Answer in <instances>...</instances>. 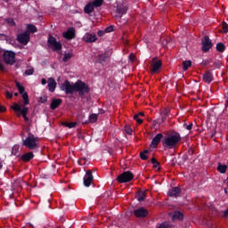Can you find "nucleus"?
<instances>
[{
    "label": "nucleus",
    "instance_id": "nucleus-43",
    "mask_svg": "<svg viewBox=\"0 0 228 228\" xmlns=\"http://www.w3.org/2000/svg\"><path fill=\"white\" fill-rule=\"evenodd\" d=\"M213 67H214L215 69H220V67H222V63L220 62V61H215V62L213 63Z\"/></svg>",
    "mask_w": 228,
    "mask_h": 228
},
{
    "label": "nucleus",
    "instance_id": "nucleus-21",
    "mask_svg": "<svg viewBox=\"0 0 228 228\" xmlns=\"http://www.w3.org/2000/svg\"><path fill=\"white\" fill-rule=\"evenodd\" d=\"M117 13L118 17H119V19H122V15H126L127 13V6L118 5L117 7Z\"/></svg>",
    "mask_w": 228,
    "mask_h": 228
},
{
    "label": "nucleus",
    "instance_id": "nucleus-58",
    "mask_svg": "<svg viewBox=\"0 0 228 228\" xmlns=\"http://www.w3.org/2000/svg\"><path fill=\"white\" fill-rule=\"evenodd\" d=\"M159 166V164H153V168H158Z\"/></svg>",
    "mask_w": 228,
    "mask_h": 228
},
{
    "label": "nucleus",
    "instance_id": "nucleus-5",
    "mask_svg": "<svg viewBox=\"0 0 228 228\" xmlns=\"http://www.w3.org/2000/svg\"><path fill=\"white\" fill-rule=\"evenodd\" d=\"M61 92H64L66 95H72L74 94V84L70 83L69 80H65L60 86Z\"/></svg>",
    "mask_w": 228,
    "mask_h": 228
},
{
    "label": "nucleus",
    "instance_id": "nucleus-35",
    "mask_svg": "<svg viewBox=\"0 0 228 228\" xmlns=\"http://www.w3.org/2000/svg\"><path fill=\"white\" fill-rule=\"evenodd\" d=\"M66 127H69V129H72L76 126H77V122H66L65 123Z\"/></svg>",
    "mask_w": 228,
    "mask_h": 228
},
{
    "label": "nucleus",
    "instance_id": "nucleus-18",
    "mask_svg": "<svg viewBox=\"0 0 228 228\" xmlns=\"http://www.w3.org/2000/svg\"><path fill=\"white\" fill-rule=\"evenodd\" d=\"M162 139H163V134H158L157 135H155V137L151 141V147H152L153 149H156V147L159 145V142H161Z\"/></svg>",
    "mask_w": 228,
    "mask_h": 228
},
{
    "label": "nucleus",
    "instance_id": "nucleus-54",
    "mask_svg": "<svg viewBox=\"0 0 228 228\" xmlns=\"http://www.w3.org/2000/svg\"><path fill=\"white\" fill-rule=\"evenodd\" d=\"M209 63H211V61H205L203 62V65H204L205 67H208V65H209Z\"/></svg>",
    "mask_w": 228,
    "mask_h": 228
},
{
    "label": "nucleus",
    "instance_id": "nucleus-32",
    "mask_svg": "<svg viewBox=\"0 0 228 228\" xmlns=\"http://www.w3.org/2000/svg\"><path fill=\"white\" fill-rule=\"evenodd\" d=\"M93 3L94 8H100V6H102V3H104V0H94Z\"/></svg>",
    "mask_w": 228,
    "mask_h": 228
},
{
    "label": "nucleus",
    "instance_id": "nucleus-40",
    "mask_svg": "<svg viewBox=\"0 0 228 228\" xmlns=\"http://www.w3.org/2000/svg\"><path fill=\"white\" fill-rule=\"evenodd\" d=\"M125 132L126 134H133V129L127 125L125 126Z\"/></svg>",
    "mask_w": 228,
    "mask_h": 228
},
{
    "label": "nucleus",
    "instance_id": "nucleus-60",
    "mask_svg": "<svg viewBox=\"0 0 228 228\" xmlns=\"http://www.w3.org/2000/svg\"><path fill=\"white\" fill-rule=\"evenodd\" d=\"M170 113V110H166L165 115L166 117Z\"/></svg>",
    "mask_w": 228,
    "mask_h": 228
},
{
    "label": "nucleus",
    "instance_id": "nucleus-41",
    "mask_svg": "<svg viewBox=\"0 0 228 228\" xmlns=\"http://www.w3.org/2000/svg\"><path fill=\"white\" fill-rule=\"evenodd\" d=\"M139 117L138 114H135L134 116V120H135L137 124H143V119H141Z\"/></svg>",
    "mask_w": 228,
    "mask_h": 228
},
{
    "label": "nucleus",
    "instance_id": "nucleus-49",
    "mask_svg": "<svg viewBox=\"0 0 228 228\" xmlns=\"http://www.w3.org/2000/svg\"><path fill=\"white\" fill-rule=\"evenodd\" d=\"M104 33H106L105 30H98L97 35L98 37H104Z\"/></svg>",
    "mask_w": 228,
    "mask_h": 228
},
{
    "label": "nucleus",
    "instance_id": "nucleus-31",
    "mask_svg": "<svg viewBox=\"0 0 228 228\" xmlns=\"http://www.w3.org/2000/svg\"><path fill=\"white\" fill-rule=\"evenodd\" d=\"M147 154H149V151L145 150L142 152L140 153V158L141 159H142L143 161H146V159H149V156H147Z\"/></svg>",
    "mask_w": 228,
    "mask_h": 228
},
{
    "label": "nucleus",
    "instance_id": "nucleus-52",
    "mask_svg": "<svg viewBox=\"0 0 228 228\" xmlns=\"http://www.w3.org/2000/svg\"><path fill=\"white\" fill-rule=\"evenodd\" d=\"M0 37H1L2 38H4V40H6V42H8V37H7L6 35H4V34H0Z\"/></svg>",
    "mask_w": 228,
    "mask_h": 228
},
{
    "label": "nucleus",
    "instance_id": "nucleus-17",
    "mask_svg": "<svg viewBox=\"0 0 228 228\" xmlns=\"http://www.w3.org/2000/svg\"><path fill=\"white\" fill-rule=\"evenodd\" d=\"M162 66H163V63L161 62V61H157L152 64V67L151 69V73L158 74V72H159V70L161 69Z\"/></svg>",
    "mask_w": 228,
    "mask_h": 228
},
{
    "label": "nucleus",
    "instance_id": "nucleus-23",
    "mask_svg": "<svg viewBox=\"0 0 228 228\" xmlns=\"http://www.w3.org/2000/svg\"><path fill=\"white\" fill-rule=\"evenodd\" d=\"M57 83L56 80H54V78L50 77L48 78V90L49 92H51L53 94V92H54L56 90V86H57Z\"/></svg>",
    "mask_w": 228,
    "mask_h": 228
},
{
    "label": "nucleus",
    "instance_id": "nucleus-63",
    "mask_svg": "<svg viewBox=\"0 0 228 228\" xmlns=\"http://www.w3.org/2000/svg\"><path fill=\"white\" fill-rule=\"evenodd\" d=\"M0 168H3V165L1 164V162H0Z\"/></svg>",
    "mask_w": 228,
    "mask_h": 228
},
{
    "label": "nucleus",
    "instance_id": "nucleus-34",
    "mask_svg": "<svg viewBox=\"0 0 228 228\" xmlns=\"http://www.w3.org/2000/svg\"><path fill=\"white\" fill-rule=\"evenodd\" d=\"M74 56V54L69 53H65L63 58H62V61L67 62L69 61V60H70V58H72Z\"/></svg>",
    "mask_w": 228,
    "mask_h": 228
},
{
    "label": "nucleus",
    "instance_id": "nucleus-57",
    "mask_svg": "<svg viewBox=\"0 0 228 228\" xmlns=\"http://www.w3.org/2000/svg\"><path fill=\"white\" fill-rule=\"evenodd\" d=\"M24 120H25V122H27V124L29 123V118H28V117L24 118Z\"/></svg>",
    "mask_w": 228,
    "mask_h": 228
},
{
    "label": "nucleus",
    "instance_id": "nucleus-11",
    "mask_svg": "<svg viewBox=\"0 0 228 228\" xmlns=\"http://www.w3.org/2000/svg\"><path fill=\"white\" fill-rule=\"evenodd\" d=\"M4 60L7 65H13L15 63V53L5 51L4 53Z\"/></svg>",
    "mask_w": 228,
    "mask_h": 228
},
{
    "label": "nucleus",
    "instance_id": "nucleus-33",
    "mask_svg": "<svg viewBox=\"0 0 228 228\" xmlns=\"http://www.w3.org/2000/svg\"><path fill=\"white\" fill-rule=\"evenodd\" d=\"M183 70H184V72H186V70H188V69L190 68V67H191V61H183Z\"/></svg>",
    "mask_w": 228,
    "mask_h": 228
},
{
    "label": "nucleus",
    "instance_id": "nucleus-53",
    "mask_svg": "<svg viewBox=\"0 0 228 228\" xmlns=\"http://www.w3.org/2000/svg\"><path fill=\"white\" fill-rule=\"evenodd\" d=\"M0 70L2 72H4V70H5L4 65H3V63H1V62H0Z\"/></svg>",
    "mask_w": 228,
    "mask_h": 228
},
{
    "label": "nucleus",
    "instance_id": "nucleus-29",
    "mask_svg": "<svg viewBox=\"0 0 228 228\" xmlns=\"http://www.w3.org/2000/svg\"><path fill=\"white\" fill-rule=\"evenodd\" d=\"M216 49L218 53H224L225 51V45L224 43H217Z\"/></svg>",
    "mask_w": 228,
    "mask_h": 228
},
{
    "label": "nucleus",
    "instance_id": "nucleus-42",
    "mask_svg": "<svg viewBox=\"0 0 228 228\" xmlns=\"http://www.w3.org/2000/svg\"><path fill=\"white\" fill-rule=\"evenodd\" d=\"M114 28H115V26L110 25V26L107 27V28L104 29V31H105V33H111V32L113 31Z\"/></svg>",
    "mask_w": 228,
    "mask_h": 228
},
{
    "label": "nucleus",
    "instance_id": "nucleus-27",
    "mask_svg": "<svg viewBox=\"0 0 228 228\" xmlns=\"http://www.w3.org/2000/svg\"><path fill=\"white\" fill-rule=\"evenodd\" d=\"M173 220H184V215L181 211H176L173 215Z\"/></svg>",
    "mask_w": 228,
    "mask_h": 228
},
{
    "label": "nucleus",
    "instance_id": "nucleus-7",
    "mask_svg": "<svg viewBox=\"0 0 228 228\" xmlns=\"http://www.w3.org/2000/svg\"><path fill=\"white\" fill-rule=\"evenodd\" d=\"M201 45V51L203 53H209V50L213 47V41L209 39V36L203 37Z\"/></svg>",
    "mask_w": 228,
    "mask_h": 228
},
{
    "label": "nucleus",
    "instance_id": "nucleus-6",
    "mask_svg": "<svg viewBox=\"0 0 228 228\" xmlns=\"http://www.w3.org/2000/svg\"><path fill=\"white\" fill-rule=\"evenodd\" d=\"M48 47L53 49V51H61V43L56 40V37L50 36L47 39Z\"/></svg>",
    "mask_w": 228,
    "mask_h": 228
},
{
    "label": "nucleus",
    "instance_id": "nucleus-4",
    "mask_svg": "<svg viewBox=\"0 0 228 228\" xmlns=\"http://www.w3.org/2000/svg\"><path fill=\"white\" fill-rule=\"evenodd\" d=\"M133 179H134V175L131 171H125L117 177L118 183H130Z\"/></svg>",
    "mask_w": 228,
    "mask_h": 228
},
{
    "label": "nucleus",
    "instance_id": "nucleus-19",
    "mask_svg": "<svg viewBox=\"0 0 228 228\" xmlns=\"http://www.w3.org/2000/svg\"><path fill=\"white\" fill-rule=\"evenodd\" d=\"M61 102H63V100L60 98H53L50 104L51 110H56V108L61 106Z\"/></svg>",
    "mask_w": 228,
    "mask_h": 228
},
{
    "label": "nucleus",
    "instance_id": "nucleus-24",
    "mask_svg": "<svg viewBox=\"0 0 228 228\" xmlns=\"http://www.w3.org/2000/svg\"><path fill=\"white\" fill-rule=\"evenodd\" d=\"M181 193V188L179 187H173L168 191V197H179V194Z\"/></svg>",
    "mask_w": 228,
    "mask_h": 228
},
{
    "label": "nucleus",
    "instance_id": "nucleus-37",
    "mask_svg": "<svg viewBox=\"0 0 228 228\" xmlns=\"http://www.w3.org/2000/svg\"><path fill=\"white\" fill-rule=\"evenodd\" d=\"M89 120L92 124H94V122H97V114H91L89 116Z\"/></svg>",
    "mask_w": 228,
    "mask_h": 228
},
{
    "label": "nucleus",
    "instance_id": "nucleus-59",
    "mask_svg": "<svg viewBox=\"0 0 228 228\" xmlns=\"http://www.w3.org/2000/svg\"><path fill=\"white\" fill-rule=\"evenodd\" d=\"M138 117H143L145 114H143V112H140L139 114H137Z\"/></svg>",
    "mask_w": 228,
    "mask_h": 228
},
{
    "label": "nucleus",
    "instance_id": "nucleus-2",
    "mask_svg": "<svg viewBox=\"0 0 228 228\" xmlns=\"http://www.w3.org/2000/svg\"><path fill=\"white\" fill-rule=\"evenodd\" d=\"M39 140L38 137L29 133L28 137L25 140H22V145L29 151H35V149H38Z\"/></svg>",
    "mask_w": 228,
    "mask_h": 228
},
{
    "label": "nucleus",
    "instance_id": "nucleus-30",
    "mask_svg": "<svg viewBox=\"0 0 228 228\" xmlns=\"http://www.w3.org/2000/svg\"><path fill=\"white\" fill-rule=\"evenodd\" d=\"M217 170L220 172V174H225V172H227V166L219 163L217 166Z\"/></svg>",
    "mask_w": 228,
    "mask_h": 228
},
{
    "label": "nucleus",
    "instance_id": "nucleus-61",
    "mask_svg": "<svg viewBox=\"0 0 228 228\" xmlns=\"http://www.w3.org/2000/svg\"><path fill=\"white\" fill-rule=\"evenodd\" d=\"M15 97H19V93L14 94Z\"/></svg>",
    "mask_w": 228,
    "mask_h": 228
},
{
    "label": "nucleus",
    "instance_id": "nucleus-25",
    "mask_svg": "<svg viewBox=\"0 0 228 228\" xmlns=\"http://www.w3.org/2000/svg\"><path fill=\"white\" fill-rule=\"evenodd\" d=\"M135 198L137 199L138 202H143V200L147 199V194L145 191H140L135 194Z\"/></svg>",
    "mask_w": 228,
    "mask_h": 228
},
{
    "label": "nucleus",
    "instance_id": "nucleus-56",
    "mask_svg": "<svg viewBox=\"0 0 228 228\" xmlns=\"http://www.w3.org/2000/svg\"><path fill=\"white\" fill-rule=\"evenodd\" d=\"M224 216L227 217L228 216V208L224 212Z\"/></svg>",
    "mask_w": 228,
    "mask_h": 228
},
{
    "label": "nucleus",
    "instance_id": "nucleus-10",
    "mask_svg": "<svg viewBox=\"0 0 228 228\" xmlns=\"http://www.w3.org/2000/svg\"><path fill=\"white\" fill-rule=\"evenodd\" d=\"M12 109L13 110V111L20 113L23 118H28L29 108L26 107V105H24L23 108H21L20 105H19L18 103H14Z\"/></svg>",
    "mask_w": 228,
    "mask_h": 228
},
{
    "label": "nucleus",
    "instance_id": "nucleus-38",
    "mask_svg": "<svg viewBox=\"0 0 228 228\" xmlns=\"http://www.w3.org/2000/svg\"><path fill=\"white\" fill-rule=\"evenodd\" d=\"M34 73H35V69L33 68H30L25 70L26 76H33Z\"/></svg>",
    "mask_w": 228,
    "mask_h": 228
},
{
    "label": "nucleus",
    "instance_id": "nucleus-26",
    "mask_svg": "<svg viewBox=\"0 0 228 228\" xmlns=\"http://www.w3.org/2000/svg\"><path fill=\"white\" fill-rule=\"evenodd\" d=\"M95 6L93 4L92 2H89L85 7H84V12L85 13H87L88 15H90V13H92V12H94Z\"/></svg>",
    "mask_w": 228,
    "mask_h": 228
},
{
    "label": "nucleus",
    "instance_id": "nucleus-12",
    "mask_svg": "<svg viewBox=\"0 0 228 228\" xmlns=\"http://www.w3.org/2000/svg\"><path fill=\"white\" fill-rule=\"evenodd\" d=\"M93 183H94V175H92L91 170H87L84 176V186L88 188L90 184H92Z\"/></svg>",
    "mask_w": 228,
    "mask_h": 228
},
{
    "label": "nucleus",
    "instance_id": "nucleus-64",
    "mask_svg": "<svg viewBox=\"0 0 228 228\" xmlns=\"http://www.w3.org/2000/svg\"><path fill=\"white\" fill-rule=\"evenodd\" d=\"M8 1H10V0H4L5 3H8Z\"/></svg>",
    "mask_w": 228,
    "mask_h": 228
},
{
    "label": "nucleus",
    "instance_id": "nucleus-62",
    "mask_svg": "<svg viewBox=\"0 0 228 228\" xmlns=\"http://www.w3.org/2000/svg\"><path fill=\"white\" fill-rule=\"evenodd\" d=\"M224 192L228 193V189L227 188L224 189Z\"/></svg>",
    "mask_w": 228,
    "mask_h": 228
},
{
    "label": "nucleus",
    "instance_id": "nucleus-47",
    "mask_svg": "<svg viewBox=\"0 0 228 228\" xmlns=\"http://www.w3.org/2000/svg\"><path fill=\"white\" fill-rule=\"evenodd\" d=\"M5 97L7 99H12V97H13V94L10 93V92H6L5 93Z\"/></svg>",
    "mask_w": 228,
    "mask_h": 228
},
{
    "label": "nucleus",
    "instance_id": "nucleus-39",
    "mask_svg": "<svg viewBox=\"0 0 228 228\" xmlns=\"http://www.w3.org/2000/svg\"><path fill=\"white\" fill-rule=\"evenodd\" d=\"M183 127H185V129H187V131H191V127H193V123H190L188 125V123L184 122Z\"/></svg>",
    "mask_w": 228,
    "mask_h": 228
},
{
    "label": "nucleus",
    "instance_id": "nucleus-22",
    "mask_svg": "<svg viewBox=\"0 0 228 228\" xmlns=\"http://www.w3.org/2000/svg\"><path fill=\"white\" fill-rule=\"evenodd\" d=\"M34 158H35V154H33V152H31V151H28V152L21 155L20 159L24 163H28V162H29L30 159H33Z\"/></svg>",
    "mask_w": 228,
    "mask_h": 228
},
{
    "label": "nucleus",
    "instance_id": "nucleus-15",
    "mask_svg": "<svg viewBox=\"0 0 228 228\" xmlns=\"http://www.w3.org/2000/svg\"><path fill=\"white\" fill-rule=\"evenodd\" d=\"M62 37L66 40H72V38H76V30L74 28H69L66 32H63Z\"/></svg>",
    "mask_w": 228,
    "mask_h": 228
},
{
    "label": "nucleus",
    "instance_id": "nucleus-44",
    "mask_svg": "<svg viewBox=\"0 0 228 228\" xmlns=\"http://www.w3.org/2000/svg\"><path fill=\"white\" fill-rule=\"evenodd\" d=\"M6 22L9 24V26H15V21L12 18L7 19Z\"/></svg>",
    "mask_w": 228,
    "mask_h": 228
},
{
    "label": "nucleus",
    "instance_id": "nucleus-9",
    "mask_svg": "<svg viewBox=\"0 0 228 228\" xmlns=\"http://www.w3.org/2000/svg\"><path fill=\"white\" fill-rule=\"evenodd\" d=\"M16 86L20 95H22L24 106H28V104H29V95L28 94V93L25 92L26 88L24 87V86H20V83L19 82L16 83Z\"/></svg>",
    "mask_w": 228,
    "mask_h": 228
},
{
    "label": "nucleus",
    "instance_id": "nucleus-28",
    "mask_svg": "<svg viewBox=\"0 0 228 228\" xmlns=\"http://www.w3.org/2000/svg\"><path fill=\"white\" fill-rule=\"evenodd\" d=\"M27 31H28V33H37L38 31V28H37V26L33 24H28Z\"/></svg>",
    "mask_w": 228,
    "mask_h": 228
},
{
    "label": "nucleus",
    "instance_id": "nucleus-14",
    "mask_svg": "<svg viewBox=\"0 0 228 228\" xmlns=\"http://www.w3.org/2000/svg\"><path fill=\"white\" fill-rule=\"evenodd\" d=\"M84 42L86 44H94V42H97V35L90 32L86 33L84 36Z\"/></svg>",
    "mask_w": 228,
    "mask_h": 228
},
{
    "label": "nucleus",
    "instance_id": "nucleus-36",
    "mask_svg": "<svg viewBox=\"0 0 228 228\" xmlns=\"http://www.w3.org/2000/svg\"><path fill=\"white\" fill-rule=\"evenodd\" d=\"M157 228H172V224L167 222L160 224Z\"/></svg>",
    "mask_w": 228,
    "mask_h": 228
},
{
    "label": "nucleus",
    "instance_id": "nucleus-51",
    "mask_svg": "<svg viewBox=\"0 0 228 228\" xmlns=\"http://www.w3.org/2000/svg\"><path fill=\"white\" fill-rule=\"evenodd\" d=\"M151 164L152 165H159V162H158V160L155 158H152L151 159Z\"/></svg>",
    "mask_w": 228,
    "mask_h": 228
},
{
    "label": "nucleus",
    "instance_id": "nucleus-55",
    "mask_svg": "<svg viewBox=\"0 0 228 228\" xmlns=\"http://www.w3.org/2000/svg\"><path fill=\"white\" fill-rule=\"evenodd\" d=\"M41 85H47V80L45 78H42Z\"/></svg>",
    "mask_w": 228,
    "mask_h": 228
},
{
    "label": "nucleus",
    "instance_id": "nucleus-13",
    "mask_svg": "<svg viewBox=\"0 0 228 228\" xmlns=\"http://www.w3.org/2000/svg\"><path fill=\"white\" fill-rule=\"evenodd\" d=\"M134 216H136V218H145V216L149 215V211L143 207H142L134 210Z\"/></svg>",
    "mask_w": 228,
    "mask_h": 228
},
{
    "label": "nucleus",
    "instance_id": "nucleus-16",
    "mask_svg": "<svg viewBox=\"0 0 228 228\" xmlns=\"http://www.w3.org/2000/svg\"><path fill=\"white\" fill-rule=\"evenodd\" d=\"M110 58V52H105L104 53H100L97 55V62L101 65H104Z\"/></svg>",
    "mask_w": 228,
    "mask_h": 228
},
{
    "label": "nucleus",
    "instance_id": "nucleus-48",
    "mask_svg": "<svg viewBox=\"0 0 228 228\" xmlns=\"http://www.w3.org/2000/svg\"><path fill=\"white\" fill-rule=\"evenodd\" d=\"M129 60H131V61H134V60H136V55H134V53H131L129 55Z\"/></svg>",
    "mask_w": 228,
    "mask_h": 228
},
{
    "label": "nucleus",
    "instance_id": "nucleus-20",
    "mask_svg": "<svg viewBox=\"0 0 228 228\" xmlns=\"http://www.w3.org/2000/svg\"><path fill=\"white\" fill-rule=\"evenodd\" d=\"M203 81L204 83H207V85H209V83L213 81V73L211 72V70H207L203 74Z\"/></svg>",
    "mask_w": 228,
    "mask_h": 228
},
{
    "label": "nucleus",
    "instance_id": "nucleus-8",
    "mask_svg": "<svg viewBox=\"0 0 228 228\" xmlns=\"http://www.w3.org/2000/svg\"><path fill=\"white\" fill-rule=\"evenodd\" d=\"M30 39L31 36L29 34V31H25L17 36V40L19 44H21L22 45H28V44H29Z\"/></svg>",
    "mask_w": 228,
    "mask_h": 228
},
{
    "label": "nucleus",
    "instance_id": "nucleus-50",
    "mask_svg": "<svg viewBox=\"0 0 228 228\" xmlns=\"http://www.w3.org/2000/svg\"><path fill=\"white\" fill-rule=\"evenodd\" d=\"M6 111V107L0 105V113H4Z\"/></svg>",
    "mask_w": 228,
    "mask_h": 228
},
{
    "label": "nucleus",
    "instance_id": "nucleus-1",
    "mask_svg": "<svg viewBox=\"0 0 228 228\" xmlns=\"http://www.w3.org/2000/svg\"><path fill=\"white\" fill-rule=\"evenodd\" d=\"M181 140H183L181 134L172 131L168 136L162 140V145L167 149H175Z\"/></svg>",
    "mask_w": 228,
    "mask_h": 228
},
{
    "label": "nucleus",
    "instance_id": "nucleus-3",
    "mask_svg": "<svg viewBox=\"0 0 228 228\" xmlns=\"http://www.w3.org/2000/svg\"><path fill=\"white\" fill-rule=\"evenodd\" d=\"M78 94L80 97L86 95V94H90V86L88 84L83 82V80H77L74 84V93Z\"/></svg>",
    "mask_w": 228,
    "mask_h": 228
},
{
    "label": "nucleus",
    "instance_id": "nucleus-46",
    "mask_svg": "<svg viewBox=\"0 0 228 228\" xmlns=\"http://www.w3.org/2000/svg\"><path fill=\"white\" fill-rule=\"evenodd\" d=\"M223 31L228 33V25L225 22H223Z\"/></svg>",
    "mask_w": 228,
    "mask_h": 228
},
{
    "label": "nucleus",
    "instance_id": "nucleus-45",
    "mask_svg": "<svg viewBox=\"0 0 228 228\" xmlns=\"http://www.w3.org/2000/svg\"><path fill=\"white\" fill-rule=\"evenodd\" d=\"M46 101H47V96H41L39 98V102H41L42 104H45Z\"/></svg>",
    "mask_w": 228,
    "mask_h": 228
}]
</instances>
